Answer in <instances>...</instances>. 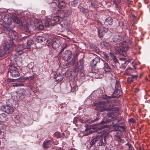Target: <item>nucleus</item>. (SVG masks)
Instances as JSON below:
<instances>
[{
    "instance_id": "0eeeda50",
    "label": "nucleus",
    "mask_w": 150,
    "mask_h": 150,
    "mask_svg": "<svg viewBox=\"0 0 150 150\" xmlns=\"http://www.w3.org/2000/svg\"><path fill=\"white\" fill-rule=\"evenodd\" d=\"M108 31V29L103 27H101L98 30V34L99 37L101 38Z\"/></svg>"
},
{
    "instance_id": "dca6fc26",
    "label": "nucleus",
    "mask_w": 150,
    "mask_h": 150,
    "mask_svg": "<svg viewBox=\"0 0 150 150\" xmlns=\"http://www.w3.org/2000/svg\"><path fill=\"white\" fill-rule=\"evenodd\" d=\"M100 61V59L98 57L95 58L90 62V64L91 66L93 67L96 66V64L99 62Z\"/></svg>"
},
{
    "instance_id": "72a5a7b5",
    "label": "nucleus",
    "mask_w": 150,
    "mask_h": 150,
    "mask_svg": "<svg viewBox=\"0 0 150 150\" xmlns=\"http://www.w3.org/2000/svg\"><path fill=\"white\" fill-rule=\"evenodd\" d=\"M77 4V0H74L73 1L71 2V4L72 6H75Z\"/></svg>"
},
{
    "instance_id": "0e129e2a",
    "label": "nucleus",
    "mask_w": 150,
    "mask_h": 150,
    "mask_svg": "<svg viewBox=\"0 0 150 150\" xmlns=\"http://www.w3.org/2000/svg\"><path fill=\"white\" fill-rule=\"evenodd\" d=\"M106 127V126L105 125L101 127L100 128H99V130H100V129H103V128H105Z\"/></svg>"
},
{
    "instance_id": "c756f323",
    "label": "nucleus",
    "mask_w": 150,
    "mask_h": 150,
    "mask_svg": "<svg viewBox=\"0 0 150 150\" xmlns=\"http://www.w3.org/2000/svg\"><path fill=\"white\" fill-rule=\"evenodd\" d=\"M80 10L83 13H86L88 12V10L87 8H85L82 7L80 6L79 8Z\"/></svg>"
},
{
    "instance_id": "39448f33",
    "label": "nucleus",
    "mask_w": 150,
    "mask_h": 150,
    "mask_svg": "<svg viewBox=\"0 0 150 150\" xmlns=\"http://www.w3.org/2000/svg\"><path fill=\"white\" fill-rule=\"evenodd\" d=\"M9 71L11 76L13 77H18L20 75L18 69L14 66L10 67Z\"/></svg>"
},
{
    "instance_id": "4be33fe9",
    "label": "nucleus",
    "mask_w": 150,
    "mask_h": 150,
    "mask_svg": "<svg viewBox=\"0 0 150 150\" xmlns=\"http://www.w3.org/2000/svg\"><path fill=\"white\" fill-rule=\"evenodd\" d=\"M17 95L20 97L21 96H22L23 98V97L24 96L23 94L25 93V91L23 89L21 88L19 89L17 92Z\"/></svg>"
},
{
    "instance_id": "c03bdc74",
    "label": "nucleus",
    "mask_w": 150,
    "mask_h": 150,
    "mask_svg": "<svg viewBox=\"0 0 150 150\" xmlns=\"http://www.w3.org/2000/svg\"><path fill=\"white\" fill-rule=\"evenodd\" d=\"M112 59L114 62H113L115 63H117L118 62V61L117 60L116 58L114 56H111Z\"/></svg>"
},
{
    "instance_id": "f3484780",
    "label": "nucleus",
    "mask_w": 150,
    "mask_h": 150,
    "mask_svg": "<svg viewBox=\"0 0 150 150\" xmlns=\"http://www.w3.org/2000/svg\"><path fill=\"white\" fill-rule=\"evenodd\" d=\"M122 38L121 35H115L112 38L113 42H120Z\"/></svg>"
},
{
    "instance_id": "3c124183",
    "label": "nucleus",
    "mask_w": 150,
    "mask_h": 150,
    "mask_svg": "<svg viewBox=\"0 0 150 150\" xmlns=\"http://www.w3.org/2000/svg\"><path fill=\"white\" fill-rule=\"evenodd\" d=\"M78 119V118L77 117H75L74 118L73 120V122L74 123H75L76 122H77Z\"/></svg>"
},
{
    "instance_id": "8fccbe9b",
    "label": "nucleus",
    "mask_w": 150,
    "mask_h": 150,
    "mask_svg": "<svg viewBox=\"0 0 150 150\" xmlns=\"http://www.w3.org/2000/svg\"><path fill=\"white\" fill-rule=\"evenodd\" d=\"M116 63H114V62H112V67H113L115 69H117V67L116 66V65H115V64Z\"/></svg>"
},
{
    "instance_id": "09e8293b",
    "label": "nucleus",
    "mask_w": 150,
    "mask_h": 150,
    "mask_svg": "<svg viewBox=\"0 0 150 150\" xmlns=\"http://www.w3.org/2000/svg\"><path fill=\"white\" fill-rule=\"evenodd\" d=\"M22 86V84L21 83H15L13 85V86Z\"/></svg>"
},
{
    "instance_id": "4d7b16f0",
    "label": "nucleus",
    "mask_w": 150,
    "mask_h": 150,
    "mask_svg": "<svg viewBox=\"0 0 150 150\" xmlns=\"http://www.w3.org/2000/svg\"><path fill=\"white\" fill-rule=\"evenodd\" d=\"M25 31H26V32L27 33H29L30 32V30L28 28H26L25 29Z\"/></svg>"
},
{
    "instance_id": "13d9d810",
    "label": "nucleus",
    "mask_w": 150,
    "mask_h": 150,
    "mask_svg": "<svg viewBox=\"0 0 150 150\" xmlns=\"http://www.w3.org/2000/svg\"><path fill=\"white\" fill-rule=\"evenodd\" d=\"M107 118L106 117L104 118H103V122H105L107 121Z\"/></svg>"
},
{
    "instance_id": "cd10ccee",
    "label": "nucleus",
    "mask_w": 150,
    "mask_h": 150,
    "mask_svg": "<svg viewBox=\"0 0 150 150\" xmlns=\"http://www.w3.org/2000/svg\"><path fill=\"white\" fill-rule=\"evenodd\" d=\"M33 43V41L32 40H30L27 42L26 47L28 49H29L31 45Z\"/></svg>"
},
{
    "instance_id": "774afa93",
    "label": "nucleus",
    "mask_w": 150,
    "mask_h": 150,
    "mask_svg": "<svg viewBox=\"0 0 150 150\" xmlns=\"http://www.w3.org/2000/svg\"><path fill=\"white\" fill-rule=\"evenodd\" d=\"M68 73V72L67 71L66 72V77H68L69 75H67V74Z\"/></svg>"
},
{
    "instance_id": "b1692460",
    "label": "nucleus",
    "mask_w": 150,
    "mask_h": 150,
    "mask_svg": "<svg viewBox=\"0 0 150 150\" xmlns=\"http://www.w3.org/2000/svg\"><path fill=\"white\" fill-rule=\"evenodd\" d=\"M65 4L63 1L59 2L58 4V7L60 9H63L65 7Z\"/></svg>"
},
{
    "instance_id": "f257e3e1",
    "label": "nucleus",
    "mask_w": 150,
    "mask_h": 150,
    "mask_svg": "<svg viewBox=\"0 0 150 150\" xmlns=\"http://www.w3.org/2000/svg\"><path fill=\"white\" fill-rule=\"evenodd\" d=\"M111 97L108 96L106 95H103V100L101 101L94 103V105L96 107L95 109L101 111L104 110L108 111L112 110V113L117 112L118 111L117 108H112L113 105L111 100Z\"/></svg>"
},
{
    "instance_id": "2eb2a0df",
    "label": "nucleus",
    "mask_w": 150,
    "mask_h": 150,
    "mask_svg": "<svg viewBox=\"0 0 150 150\" xmlns=\"http://www.w3.org/2000/svg\"><path fill=\"white\" fill-rule=\"evenodd\" d=\"M34 23L36 27L40 29H42L44 28V26L42 24H40L39 22L38 19H35L34 20Z\"/></svg>"
},
{
    "instance_id": "5701e85b",
    "label": "nucleus",
    "mask_w": 150,
    "mask_h": 150,
    "mask_svg": "<svg viewBox=\"0 0 150 150\" xmlns=\"http://www.w3.org/2000/svg\"><path fill=\"white\" fill-rule=\"evenodd\" d=\"M115 129L117 131L120 132H123L125 130V127L123 126H120L118 125L115 127Z\"/></svg>"
},
{
    "instance_id": "bf43d9fd",
    "label": "nucleus",
    "mask_w": 150,
    "mask_h": 150,
    "mask_svg": "<svg viewBox=\"0 0 150 150\" xmlns=\"http://www.w3.org/2000/svg\"><path fill=\"white\" fill-rule=\"evenodd\" d=\"M116 50H117V51H118V52L119 53H121V50L120 48H117Z\"/></svg>"
},
{
    "instance_id": "69168bd1",
    "label": "nucleus",
    "mask_w": 150,
    "mask_h": 150,
    "mask_svg": "<svg viewBox=\"0 0 150 150\" xmlns=\"http://www.w3.org/2000/svg\"><path fill=\"white\" fill-rule=\"evenodd\" d=\"M91 6L92 7V8H96L95 7V6L94 4H93L92 3L91 4Z\"/></svg>"
},
{
    "instance_id": "a878e982",
    "label": "nucleus",
    "mask_w": 150,
    "mask_h": 150,
    "mask_svg": "<svg viewBox=\"0 0 150 150\" xmlns=\"http://www.w3.org/2000/svg\"><path fill=\"white\" fill-rule=\"evenodd\" d=\"M59 21V18L58 16H54L53 18V20H52V22L54 23V25H56Z\"/></svg>"
},
{
    "instance_id": "49530a36",
    "label": "nucleus",
    "mask_w": 150,
    "mask_h": 150,
    "mask_svg": "<svg viewBox=\"0 0 150 150\" xmlns=\"http://www.w3.org/2000/svg\"><path fill=\"white\" fill-rule=\"evenodd\" d=\"M132 81V77H129L127 79V81L129 83H130Z\"/></svg>"
},
{
    "instance_id": "7c9ffc66",
    "label": "nucleus",
    "mask_w": 150,
    "mask_h": 150,
    "mask_svg": "<svg viewBox=\"0 0 150 150\" xmlns=\"http://www.w3.org/2000/svg\"><path fill=\"white\" fill-rule=\"evenodd\" d=\"M29 79V78L28 77H22L18 79V81H19L24 82L26 80L28 79Z\"/></svg>"
},
{
    "instance_id": "473e14b6",
    "label": "nucleus",
    "mask_w": 150,
    "mask_h": 150,
    "mask_svg": "<svg viewBox=\"0 0 150 150\" xmlns=\"http://www.w3.org/2000/svg\"><path fill=\"white\" fill-rule=\"evenodd\" d=\"M90 49L91 51L94 52H97V48L95 46H91Z\"/></svg>"
},
{
    "instance_id": "f8f14e48",
    "label": "nucleus",
    "mask_w": 150,
    "mask_h": 150,
    "mask_svg": "<svg viewBox=\"0 0 150 150\" xmlns=\"http://www.w3.org/2000/svg\"><path fill=\"white\" fill-rule=\"evenodd\" d=\"M2 18L4 23H7L9 25L11 24L12 19L9 18L7 15L4 16Z\"/></svg>"
},
{
    "instance_id": "7ed1b4c3",
    "label": "nucleus",
    "mask_w": 150,
    "mask_h": 150,
    "mask_svg": "<svg viewBox=\"0 0 150 150\" xmlns=\"http://www.w3.org/2000/svg\"><path fill=\"white\" fill-rule=\"evenodd\" d=\"M48 44L50 45H52L54 49H56L59 47L61 45L60 40L55 38L53 39L52 40H47Z\"/></svg>"
},
{
    "instance_id": "680f3d73",
    "label": "nucleus",
    "mask_w": 150,
    "mask_h": 150,
    "mask_svg": "<svg viewBox=\"0 0 150 150\" xmlns=\"http://www.w3.org/2000/svg\"><path fill=\"white\" fill-rule=\"evenodd\" d=\"M130 62V60L129 59L126 60L125 63H126V64H128L129 62Z\"/></svg>"
},
{
    "instance_id": "1a4fd4ad",
    "label": "nucleus",
    "mask_w": 150,
    "mask_h": 150,
    "mask_svg": "<svg viewBox=\"0 0 150 150\" xmlns=\"http://www.w3.org/2000/svg\"><path fill=\"white\" fill-rule=\"evenodd\" d=\"M104 23L107 26L111 25L113 23V19L110 17H108L105 19Z\"/></svg>"
},
{
    "instance_id": "e2e57ef3",
    "label": "nucleus",
    "mask_w": 150,
    "mask_h": 150,
    "mask_svg": "<svg viewBox=\"0 0 150 150\" xmlns=\"http://www.w3.org/2000/svg\"><path fill=\"white\" fill-rule=\"evenodd\" d=\"M139 91V89L138 88H136L135 89L134 91L135 92H137Z\"/></svg>"
},
{
    "instance_id": "e433bc0d",
    "label": "nucleus",
    "mask_w": 150,
    "mask_h": 150,
    "mask_svg": "<svg viewBox=\"0 0 150 150\" xmlns=\"http://www.w3.org/2000/svg\"><path fill=\"white\" fill-rule=\"evenodd\" d=\"M120 92V89H115V90L113 93V94L117 95L119 94Z\"/></svg>"
},
{
    "instance_id": "603ef678",
    "label": "nucleus",
    "mask_w": 150,
    "mask_h": 150,
    "mask_svg": "<svg viewBox=\"0 0 150 150\" xmlns=\"http://www.w3.org/2000/svg\"><path fill=\"white\" fill-rule=\"evenodd\" d=\"M122 54L124 56H126L127 55V54L126 52L125 51H122Z\"/></svg>"
},
{
    "instance_id": "20e7f679",
    "label": "nucleus",
    "mask_w": 150,
    "mask_h": 150,
    "mask_svg": "<svg viewBox=\"0 0 150 150\" xmlns=\"http://www.w3.org/2000/svg\"><path fill=\"white\" fill-rule=\"evenodd\" d=\"M1 109L8 114L12 113L14 111L13 108L11 105H2L1 107Z\"/></svg>"
},
{
    "instance_id": "6ab92c4d",
    "label": "nucleus",
    "mask_w": 150,
    "mask_h": 150,
    "mask_svg": "<svg viewBox=\"0 0 150 150\" xmlns=\"http://www.w3.org/2000/svg\"><path fill=\"white\" fill-rule=\"evenodd\" d=\"M100 138L99 137L98 139H100V142H99V146H105V144L103 142V139H102L101 138L102 137H104V140H105V134L104 133L101 134L100 135Z\"/></svg>"
},
{
    "instance_id": "9b49d317",
    "label": "nucleus",
    "mask_w": 150,
    "mask_h": 150,
    "mask_svg": "<svg viewBox=\"0 0 150 150\" xmlns=\"http://www.w3.org/2000/svg\"><path fill=\"white\" fill-rule=\"evenodd\" d=\"M45 26L48 27L50 26L54 25V23L52 21V20L49 18H47L44 22Z\"/></svg>"
},
{
    "instance_id": "79ce46f5",
    "label": "nucleus",
    "mask_w": 150,
    "mask_h": 150,
    "mask_svg": "<svg viewBox=\"0 0 150 150\" xmlns=\"http://www.w3.org/2000/svg\"><path fill=\"white\" fill-rule=\"evenodd\" d=\"M118 122V120L116 119H114L113 121L112 122L113 125H116Z\"/></svg>"
},
{
    "instance_id": "9d476101",
    "label": "nucleus",
    "mask_w": 150,
    "mask_h": 150,
    "mask_svg": "<svg viewBox=\"0 0 150 150\" xmlns=\"http://www.w3.org/2000/svg\"><path fill=\"white\" fill-rule=\"evenodd\" d=\"M8 120L7 115L4 113L0 114V122H5Z\"/></svg>"
},
{
    "instance_id": "bb28decb",
    "label": "nucleus",
    "mask_w": 150,
    "mask_h": 150,
    "mask_svg": "<svg viewBox=\"0 0 150 150\" xmlns=\"http://www.w3.org/2000/svg\"><path fill=\"white\" fill-rule=\"evenodd\" d=\"M28 37H29V36H26L23 37L21 38L20 36L19 35V37H18V39H17V40L18 42H21V41H23L24 40H26Z\"/></svg>"
},
{
    "instance_id": "423d86ee",
    "label": "nucleus",
    "mask_w": 150,
    "mask_h": 150,
    "mask_svg": "<svg viewBox=\"0 0 150 150\" xmlns=\"http://www.w3.org/2000/svg\"><path fill=\"white\" fill-rule=\"evenodd\" d=\"M71 56L72 53L69 50L65 51L63 55V58L67 60L68 62H69V60L71 59Z\"/></svg>"
},
{
    "instance_id": "37998d69",
    "label": "nucleus",
    "mask_w": 150,
    "mask_h": 150,
    "mask_svg": "<svg viewBox=\"0 0 150 150\" xmlns=\"http://www.w3.org/2000/svg\"><path fill=\"white\" fill-rule=\"evenodd\" d=\"M96 120V119L92 120L91 119H89L87 120V122L88 123H91L94 122Z\"/></svg>"
},
{
    "instance_id": "864d4df0",
    "label": "nucleus",
    "mask_w": 150,
    "mask_h": 150,
    "mask_svg": "<svg viewBox=\"0 0 150 150\" xmlns=\"http://www.w3.org/2000/svg\"><path fill=\"white\" fill-rule=\"evenodd\" d=\"M131 77L132 78V79H137V77L138 76L137 75H131Z\"/></svg>"
},
{
    "instance_id": "393cba45",
    "label": "nucleus",
    "mask_w": 150,
    "mask_h": 150,
    "mask_svg": "<svg viewBox=\"0 0 150 150\" xmlns=\"http://www.w3.org/2000/svg\"><path fill=\"white\" fill-rule=\"evenodd\" d=\"M99 137H96L94 138L90 143V146L92 147L98 139Z\"/></svg>"
},
{
    "instance_id": "ea45409f",
    "label": "nucleus",
    "mask_w": 150,
    "mask_h": 150,
    "mask_svg": "<svg viewBox=\"0 0 150 150\" xmlns=\"http://www.w3.org/2000/svg\"><path fill=\"white\" fill-rule=\"evenodd\" d=\"M5 53L2 50H0V57H3Z\"/></svg>"
},
{
    "instance_id": "4c0bfd02",
    "label": "nucleus",
    "mask_w": 150,
    "mask_h": 150,
    "mask_svg": "<svg viewBox=\"0 0 150 150\" xmlns=\"http://www.w3.org/2000/svg\"><path fill=\"white\" fill-rule=\"evenodd\" d=\"M77 90V88L76 86H74L71 88V91L72 92H74L76 91Z\"/></svg>"
},
{
    "instance_id": "4468645a",
    "label": "nucleus",
    "mask_w": 150,
    "mask_h": 150,
    "mask_svg": "<svg viewBox=\"0 0 150 150\" xmlns=\"http://www.w3.org/2000/svg\"><path fill=\"white\" fill-rule=\"evenodd\" d=\"M54 79L57 82L62 81L63 79V76L59 73H57L55 75Z\"/></svg>"
},
{
    "instance_id": "a18cd8bd",
    "label": "nucleus",
    "mask_w": 150,
    "mask_h": 150,
    "mask_svg": "<svg viewBox=\"0 0 150 150\" xmlns=\"http://www.w3.org/2000/svg\"><path fill=\"white\" fill-rule=\"evenodd\" d=\"M127 64L124 63L122 64L121 65V68H122L123 69H125L127 66Z\"/></svg>"
},
{
    "instance_id": "a211bd4d",
    "label": "nucleus",
    "mask_w": 150,
    "mask_h": 150,
    "mask_svg": "<svg viewBox=\"0 0 150 150\" xmlns=\"http://www.w3.org/2000/svg\"><path fill=\"white\" fill-rule=\"evenodd\" d=\"M52 144V142L50 140H47L43 143V146L44 148L47 149L50 147Z\"/></svg>"
},
{
    "instance_id": "2f4dec72",
    "label": "nucleus",
    "mask_w": 150,
    "mask_h": 150,
    "mask_svg": "<svg viewBox=\"0 0 150 150\" xmlns=\"http://www.w3.org/2000/svg\"><path fill=\"white\" fill-rule=\"evenodd\" d=\"M133 69L130 67L127 68L126 69L125 72L127 74H130L132 72Z\"/></svg>"
},
{
    "instance_id": "c9c22d12",
    "label": "nucleus",
    "mask_w": 150,
    "mask_h": 150,
    "mask_svg": "<svg viewBox=\"0 0 150 150\" xmlns=\"http://www.w3.org/2000/svg\"><path fill=\"white\" fill-rule=\"evenodd\" d=\"M45 38L42 37V36H39L38 38V41L39 42H41L45 40Z\"/></svg>"
},
{
    "instance_id": "5fc2aeb1",
    "label": "nucleus",
    "mask_w": 150,
    "mask_h": 150,
    "mask_svg": "<svg viewBox=\"0 0 150 150\" xmlns=\"http://www.w3.org/2000/svg\"><path fill=\"white\" fill-rule=\"evenodd\" d=\"M56 135L57 138H60L61 137V136L60 134L58 132L56 133Z\"/></svg>"
},
{
    "instance_id": "aec40b11",
    "label": "nucleus",
    "mask_w": 150,
    "mask_h": 150,
    "mask_svg": "<svg viewBox=\"0 0 150 150\" xmlns=\"http://www.w3.org/2000/svg\"><path fill=\"white\" fill-rule=\"evenodd\" d=\"M103 69L106 72L110 71L111 70L110 67L109 66L108 64L106 63H104Z\"/></svg>"
},
{
    "instance_id": "412c9836",
    "label": "nucleus",
    "mask_w": 150,
    "mask_h": 150,
    "mask_svg": "<svg viewBox=\"0 0 150 150\" xmlns=\"http://www.w3.org/2000/svg\"><path fill=\"white\" fill-rule=\"evenodd\" d=\"M25 48V47L23 45L21 44L19 45H18V46L16 48V51L19 53L20 52H21ZM21 54V53H18V54Z\"/></svg>"
},
{
    "instance_id": "6e6552de",
    "label": "nucleus",
    "mask_w": 150,
    "mask_h": 150,
    "mask_svg": "<svg viewBox=\"0 0 150 150\" xmlns=\"http://www.w3.org/2000/svg\"><path fill=\"white\" fill-rule=\"evenodd\" d=\"M8 35L11 38L16 40H17V39L18 38L19 36L16 32L14 31L13 30L10 33H9Z\"/></svg>"
},
{
    "instance_id": "f704fd0d",
    "label": "nucleus",
    "mask_w": 150,
    "mask_h": 150,
    "mask_svg": "<svg viewBox=\"0 0 150 150\" xmlns=\"http://www.w3.org/2000/svg\"><path fill=\"white\" fill-rule=\"evenodd\" d=\"M120 84L118 81H116L115 86V89H120Z\"/></svg>"
},
{
    "instance_id": "6e6d98bb",
    "label": "nucleus",
    "mask_w": 150,
    "mask_h": 150,
    "mask_svg": "<svg viewBox=\"0 0 150 150\" xmlns=\"http://www.w3.org/2000/svg\"><path fill=\"white\" fill-rule=\"evenodd\" d=\"M67 44L64 43L62 47H63L65 49L66 47H67Z\"/></svg>"
},
{
    "instance_id": "a19ab883",
    "label": "nucleus",
    "mask_w": 150,
    "mask_h": 150,
    "mask_svg": "<svg viewBox=\"0 0 150 150\" xmlns=\"http://www.w3.org/2000/svg\"><path fill=\"white\" fill-rule=\"evenodd\" d=\"M4 30H6L9 31V33H10V32H11L13 30L12 29H11V28L8 27H5Z\"/></svg>"
},
{
    "instance_id": "58836bf2",
    "label": "nucleus",
    "mask_w": 150,
    "mask_h": 150,
    "mask_svg": "<svg viewBox=\"0 0 150 150\" xmlns=\"http://www.w3.org/2000/svg\"><path fill=\"white\" fill-rule=\"evenodd\" d=\"M84 127H85V131L86 132H87L88 131L89 129L91 128L89 126H88V125H85V126H84Z\"/></svg>"
},
{
    "instance_id": "052dcab7",
    "label": "nucleus",
    "mask_w": 150,
    "mask_h": 150,
    "mask_svg": "<svg viewBox=\"0 0 150 150\" xmlns=\"http://www.w3.org/2000/svg\"><path fill=\"white\" fill-rule=\"evenodd\" d=\"M64 48L62 47V48L61 49V50L60 52V53L61 54L62 53V52L64 51Z\"/></svg>"
},
{
    "instance_id": "de8ad7c7",
    "label": "nucleus",
    "mask_w": 150,
    "mask_h": 150,
    "mask_svg": "<svg viewBox=\"0 0 150 150\" xmlns=\"http://www.w3.org/2000/svg\"><path fill=\"white\" fill-rule=\"evenodd\" d=\"M108 116L110 117H113V113L112 112H108Z\"/></svg>"
},
{
    "instance_id": "338daca9",
    "label": "nucleus",
    "mask_w": 150,
    "mask_h": 150,
    "mask_svg": "<svg viewBox=\"0 0 150 150\" xmlns=\"http://www.w3.org/2000/svg\"><path fill=\"white\" fill-rule=\"evenodd\" d=\"M131 121L132 123H134L135 121V120L134 119H131Z\"/></svg>"
},
{
    "instance_id": "c85d7f7f",
    "label": "nucleus",
    "mask_w": 150,
    "mask_h": 150,
    "mask_svg": "<svg viewBox=\"0 0 150 150\" xmlns=\"http://www.w3.org/2000/svg\"><path fill=\"white\" fill-rule=\"evenodd\" d=\"M13 21L16 23L19 24L21 23V20L16 16H14L12 18Z\"/></svg>"
},
{
    "instance_id": "f03ea898",
    "label": "nucleus",
    "mask_w": 150,
    "mask_h": 150,
    "mask_svg": "<svg viewBox=\"0 0 150 150\" xmlns=\"http://www.w3.org/2000/svg\"><path fill=\"white\" fill-rule=\"evenodd\" d=\"M13 45V42L12 40L10 39L8 41L4 47V52L6 54L11 53L12 50V46Z\"/></svg>"
},
{
    "instance_id": "ddd939ff",
    "label": "nucleus",
    "mask_w": 150,
    "mask_h": 150,
    "mask_svg": "<svg viewBox=\"0 0 150 150\" xmlns=\"http://www.w3.org/2000/svg\"><path fill=\"white\" fill-rule=\"evenodd\" d=\"M100 45L102 48H105L107 49H109L111 47V45L109 43L105 42H101L100 43Z\"/></svg>"
}]
</instances>
